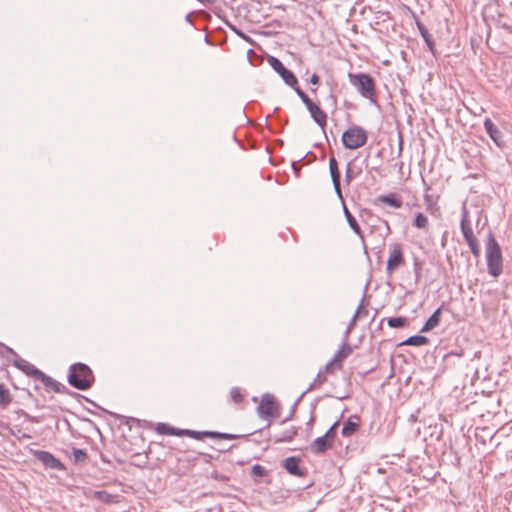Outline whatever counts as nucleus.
I'll return each instance as SVG.
<instances>
[{"instance_id": "1", "label": "nucleus", "mask_w": 512, "mask_h": 512, "mask_svg": "<svg viewBox=\"0 0 512 512\" xmlns=\"http://www.w3.org/2000/svg\"><path fill=\"white\" fill-rule=\"evenodd\" d=\"M349 81L357 92L371 104H376V86L374 78L364 72L349 73Z\"/></svg>"}, {"instance_id": "2", "label": "nucleus", "mask_w": 512, "mask_h": 512, "mask_svg": "<svg viewBox=\"0 0 512 512\" xmlns=\"http://www.w3.org/2000/svg\"><path fill=\"white\" fill-rule=\"evenodd\" d=\"M485 250L488 273L493 277H498L503 270V258L501 248L492 232L487 235Z\"/></svg>"}, {"instance_id": "3", "label": "nucleus", "mask_w": 512, "mask_h": 512, "mask_svg": "<svg viewBox=\"0 0 512 512\" xmlns=\"http://www.w3.org/2000/svg\"><path fill=\"white\" fill-rule=\"evenodd\" d=\"M68 382L78 390H87L94 383V375L86 364L75 363L70 366Z\"/></svg>"}, {"instance_id": "4", "label": "nucleus", "mask_w": 512, "mask_h": 512, "mask_svg": "<svg viewBox=\"0 0 512 512\" xmlns=\"http://www.w3.org/2000/svg\"><path fill=\"white\" fill-rule=\"evenodd\" d=\"M460 228H461L463 237H464L467 245L470 248L471 253L475 257H479L480 253H481L480 245H479L477 238L475 237V235L473 233L471 222L468 219V211L465 206H463V208H462Z\"/></svg>"}, {"instance_id": "5", "label": "nucleus", "mask_w": 512, "mask_h": 512, "mask_svg": "<svg viewBox=\"0 0 512 512\" xmlns=\"http://www.w3.org/2000/svg\"><path fill=\"white\" fill-rule=\"evenodd\" d=\"M267 60L271 68L282 78L286 85L295 86L297 84L298 79L295 74L286 68L280 59L269 56Z\"/></svg>"}, {"instance_id": "6", "label": "nucleus", "mask_w": 512, "mask_h": 512, "mask_svg": "<svg viewBox=\"0 0 512 512\" xmlns=\"http://www.w3.org/2000/svg\"><path fill=\"white\" fill-rule=\"evenodd\" d=\"M366 141V130H344L342 134V143L347 149L362 147Z\"/></svg>"}, {"instance_id": "7", "label": "nucleus", "mask_w": 512, "mask_h": 512, "mask_svg": "<svg viewBox=\"0 0 512 512\" xmlns=\"http://www.w3.org/2000/svg\"><path fill=\"white\" fill-rule=\"evenodd\" d=\"M405 263L402 246L399 243H395L390 246V254L387 260L386 272L388 275H392L397 269L403 266Z\"/></svg>"}, {"instance_id": "8", "label": "nucleus", "mask_w": 512, "mask_h": 512, "mask_svg": "<svg viewBox=\"0 0 512 512\" xmlns=\"http://www.w3.org/2000/svg\"><path fill=\"white\" fill-rule=\"evenodd\" d=\"M30 453L39 460L46 468L64 471L65 465L48 451L30 449Z\"/></svg>"}, {"instance_id": "9", "label": "nucleus", "mask_w": 512, "mask_h": 512, "mask_svg": "<svg viewBox=\"0 0 512 512\" xmlns=\"http://www.w3.org/2000/svg\"><path fill=\"white\" fill-rule=\"evenodd\" d=\"M278 409L275 398L271 394H264L261 398L260 404L257 408L258 414L261 418L266 419L278 415Z\"/></svg>"}, {"instance_id": "10", "label": "nucleus", "mask_w": 512, "mask_h": 512, "mask_svg": "<svg viewBox=\"0 0 512 512\" xmlns=\"http://www.w3.org/2000/svg\"><path fill=\"white\" fill-rule=\"evenodd\" d=\"M333 442H331L328 438H325L324 435L317 437L310 445V450L312 453L320 455L325 453L327 450L333 447Z\"/></svg>"}, {"instance_id": "11", "label": "nucleus", "mask_w": 512, "mask_h": 512, "mask_svg": "<svg viewBox=\"0 0 512 512\" xmlns=\"http://www.w3.org/2000/svg\"><path fill=\"white\" fill-rule=\"evenodd\" d=\"M14 366L17 367L22 372H24L26 375L33 377L35 379L38 377V375L41 372L30 362H28L27 360L20 358L18 356H17V359L14 360Z\"/></svg>"}, {"instance_id": "12", "label": "nucleus", "mask_w": 512, "mask_h": 512, "mask_svg": "<svg viewBox=\"0 0 512 512\" xmlns=\"http://www.w3.org/2000/svg\"><path fill=\"white\" fill-rule=\"evenodd\" d=\"M360 427V417L357 415H351L344 423L341 434L344 437H350Z\"/></svg>"}, {"instance_id": "13", "label": "nucleus", "mask_w": 512, "mask_h": 512, "mask_svg": "<svg viewBox=\"0 0 512 512\" xmlns=\"http://www.w3.org/2000/svg\"><path fill=\"white\" fill-rule=\"evenodd\" d=\"M299 458L295 456L288 457L283 460V467L286 469V471L294 476L302 477L304 476V471L300 469L299 467Z\"/></svg>"}, {"instance_id": "14", "label": "nucleus", "mask_w": 512, "mask_h": 512, "mask_svg": "<svg viewBox=\"0 0 512 512\" xmlns=\"http://www.w3.org/2000/svg\"><path fill=\"white\" fill-rule=\"evenodd\" d=\"M375 204H385L388 206H391L393 208H401L402 207V200L401 197L398 196L395 193H390L387 195H380L375 199Z\"/></svg>"}, {"instance_id": "15", "label": "nucleus", "mask_w": 512, "mask_h": 512, "mask_svg": "<svg viewBox=\"0 0 512 512\" xmlns=\"http://www.w3.org/2000/svg\"><path fill=\"white\" fill-rule=\"evenodd\" d=\"M353 352V348L345 341L333 356V362H337V367H342V361Z\"/></svg>"}, {"instance_id": "16", "label": "nucleus", "mask_w": 512, "mask_h": 512, "mask_svg": "<svg viewBox=\"0 0 512 512\" xmlns=\"http://www.w3.org/2000/svg\"><path fill=\"white\" fill-rule=\"evenodd\" d=\"M299 427L297 426H291L288 429L280 432L278 435L275 436L274 442L275 443H284V442H291L295 436L298 434Z\"/></svg>"}, {"instance_id": "17", "label": "nucleus", "mask_w": 512, "mask_h": 512, "mask_svg": "<svg viewBox=\"0 0 512 512\" xmlns=\"http://www.w3.org/2000/svg\"><path fill=\"white\" fill-rule=\"evenodd\" d=\"M416 25H417L419 33L422 36V38H423L425 44L427 45L428 49L432 52L433 55H435V43H434L431 35L429 34L427 28L419 20H416Z\"/></svg>"}, {"instance_id": "18", "label": "nucleus", "mask_w": 512, "mask_h": 512, "mask_svg": "<svg viewBox=\"0 0 512 512\" xmlns=\"http://www.w3.org/2000/svg\"><path fill=\"white\" fill-rule=\"evenodd\" d=\"M441 319V307L437 308L433 314L428 318L424 326L421 328L420 332H428L432 329L436 328Z\"/></svg>"}, {"instance_id": "19", "label": "nucleus", "mask_w": 512, "mask_h": 512, "mask_svg": "<svg viewBox=\"0 0 512 512\" xmlns=\"http://www.w3.org/2000/svg\"><path fill=\"white\" fill-rule=\"evenodd\" d=\"M343 212H344L345 218H346L350 228L353 230V232L356 235H358L361 239H363L364 237H363V233H362L361 227L358 224V222L355 219V217L348 210V208L346 207L345 203H343Z\"/></svg>"}, {"instance_id": "20", "label": "nucleus", "mask_w": 512, "mask_h": 512, "mask_svg": "<svg viewBox=\"0 0 512 512\" xmlns=\"http://www.w3.org/2000/svg\"><path fill=\"white\" fill-rule=\"evenodd\" d=\"M309 113L312 119L320 128H324L326 126L327 115L318 105Z\"/></svg>"}, {"instance_id": "21", "label": "nucleus", "mask_w": 512, "mask_h": 512, "mask_svg": "<svg viewBox=\"0 0 512 512\" xmlns=\"http://www.w3.org/2000/svg\"><path fill=\"white\" fill-rule=\"evenodd\" d=\"M494 143L501 149L506 147V140L502 130H485Z\"/></svg>"}, {"instance_id": "22", "label": "nucleus", "mask_w": 512, "mask_h": 512, "mask_svg": "<svg viewBox=\"0 0 512 512\" xmlns=\"http://www.w3.org/2000/svg\"><path fill=\"white\" fill-rule=\"evenodd\" d=\"M11 402L12 395L9 389L3 383H0V407L5 409L11 404Z\"/></svg>"}, {"instance_id": "23", "label": "nucleus", "mask_w": 512, "mask_h": 512, "mask_svg": "<svg viewBox=\"0 0 512 512\" xmlns=\"http://www.w3.org/2000/svg\"><path fill=\"white\" fill-rule=\"evenodd\" d=\"M183 430L184 429H177V428L171 427V426H169L167 424H164V423L158 424V426L156 428V431L159 434L173 435V436H183V433H182Z\"/></svg>"}, {"instance_id": "24", "label": "nucleus", "mask_w": 512, "mask_h": 512, "mask_svg": "<svg viewBox=\"0 0 512 512\" xmlns=\"http://www.w3.org/2000/svg\"><path fill=\"white\" fill-rule=\"evenodd\" d=\"M36 379L40 380L47 388L52 389L55 392L60 391V383H58L51 377L47 376L46 374H44L42 371L40 372V374L38 375V377Z\"/></svg>"}, {"instance_id": "25", "label": "nucleus", "mask_w": 512, "mask_h": 512, "mask_svg": "<svg viewBox=\"0 0 512 512\" xmlns=\"http://www.w3.org/2000/svg\"><path fill=\"white\" fill-rule=\"evenodd\" d=\"M429 343V339L422 335H414L407 338L405 341L401 343V345H410V346H423Z\"/></svg>"}, {"instance_id": "26", "label": "nucleus", "mask_w": 512, "mask_h": 512, "mask_svg": "<svg viewBox=\"0 0 512 512\" xmlns=\"http://www.w3.org/2000/svg\"><path fill=\"white\" fill-rule=\"evenodd\" d=\"M329 170H330L332 183L336 182L338 184V182H340V171H339L338 163H337V160L335 159V157H331L329 159Z\"/></svg>"}, {"instance_id": "27", "label": "nucleus", "mask_w": 512, "mask_h": 512, "mask_svg": "<svg viewBox=\"0 0 512 512\" xmlns=\"http://www.w3.org/2000/svg\"><path fill=\"white\" fill-rule=\"evenodd\" d=\"M183 435L189 436L196 440H202L204 437L212 438L213 431H195V430H183Z\"/></svg>"}, {"instance_id": "28", "label": "nucleus", "mask_w": 512, "mask_h": 512, "mask_svg": "<svg viewBox=\"0 0 512 512\" xmlns=\"http://www.w3.org/2000/svg\"><path fill=\"white\" fill-rule=\"evenodd\" d=\"M72 455L74 463L85 462L88 457L86 450L80 448H73Z\"/></svg>"}, {"instance_id": "29", "label": "nucleus", "mask_w": 512, "mask_h": 512, "mask_svg": "<svg viewBox=\"0 0 512 512\" xmlns=\"http://www.w3.org/2000/svg\"><path fill=\"white\" fill-rule=\"evenodd\" d=\"M406 322H407V319L402 316L391 317V318H388V320H387V324L391 328H401V327L405 326Z\"/></svg>"}, {"instance_id": "30", "label": "nucleus", "mask_w": 512, "mask_h": 512, "mask_svg": "<svg viewBox=\"0 0 512 512\" xmlns=\"http://www.w3.org/2000/svg\"><path fill=\"white\" fill-rule=\"evenodd\" d=\"M427 225H428L427 217L423 213H417L414 218V221H413V226L420 228V229H425L427 227Z\"/></svg>"}, {"instance_id": "31", "label": "nucleus", "mask_w": 512, "mask_h": 512, "mask_svg": "<svg viewBox=\"0 0 512 512\" xmlns=\"http://www.w3.org/2000/svg\"><path fill=\"white\" fill-rule=\"evenodd\" d=\"M326 377L322 374V371H320L317 376L315 377L313 383L309 386V388L307 389V391H310L314 388H319L320 386H322L325 382H326Z\"/></svg>"}, {"instance_id": "32", "label": "nucleus", "mask_w": 512, "mask_h": 512, "mask_svg": "<svg viewBox=\"0 0 512 512\" xmlns=\"http://www.w3.org/2000/svg\"><path fill=\"white\" fill-rule=\"evenodd\" d=\"M241 437H242L241 435L222 433V432H216V431H213V434H212L213 439L233 440V439H238Z\"/></svg>"}, {"instance_id": "33", "label": "nucleus", "mask_w": 512, "mask_h": 512, "mask_svg": "<svg viewBox=\"0 0 512 512\" xmlns=\"http://www.w3.org/2000/svg\"><path fill=\"white\" fill-rule=\"evenodd\" d=\"M230 397H231V400L234 402V403H240L242 402L243 400V395L241 394L239 388L237 387H233L230 391Z\"/></svg>"}, {"instance_id": "34", "label": "nucleus", "mask_w": 512, "mask_h": 512, "mask_svg": "<svg viewBox=\"0 0 512 512\" xmlns=\"http://www.w3.org/2000/svg\"><path fill=\"white\" fill-rule=\"evenodd\" d=\"M252 474L257 477H263L266 475V469L259 464H255L252 467Z\"/></svg>"}, {"instance_id": "35", "label": "nucleus", "mask_w": 512, "mask_h": 512, "mask_svg": "<svg viewBox=\"0 0 512 512\" xmlns=\"http://www.w3.org/2000/svg\"><path fill=\"white\" fill-rule=\"evenodd\" d=\"M356 173L353 171L351 167V163L347 164L346 172H345V179L346 182L349 183L353 178L356 177Z\"/></svg>"}, {"instance_id": "36", "label": "nucleus", "mask_w": 512, "mask_h": 512, "mask_svg": "<svg viewBox=\"0 0 512 512\" xmlns=\"http://www.w3.org/2000/svg\"><path fill=\"white\" fill-rule=\"evenodd\" d=\"M337 367V362H333V359H331L324 367V371L327 373H333L334 369Z\"/></svg>"}, {"instance_id": "37", "label": "nucleus", "mask_w": 512, "mask_h": 512, "mask_svg": "<svg viewBox=\"0 0 512 512\" xmlns=\"http://www.w3.org/2000/svg\"><path fill=\"white\" fill-rule=\"evenodd\" d=\"M290 87L295 91L300 99H303L304 96H306V93L298 86V83L295 86Z\"/></svg>"}, {"instance_id": "38", "label": "nucleus", "mask_w": 512, "mask_h": 512, "mask_svg": "<svg viewBox=\"0 0 512 512\" xmlns=\"http://www.w3.org/2000/svg\"><path fill=\"white\" fill-rule=\"evenodd\" d=\"M333 187H334V190H335L337 196L340 198V200L342 201V204H343L344 200H343V197H342V191H341L340 182H338V184L336 182H334L333 183Z\"/></svg>"}, {"instance_id": "39", "label": "nucleus", "mask_w": 512, "mask_h": 512, "mask_svg": "<svg viewBox=\"0 0 512 512\" xmlns=\"http://www.w3.org/2000/svg\"><path fill=\"white\" fill-rule=\"evenodd\" d=\"M426 206L427 211H429L432 215H435L439 211L438 207L436 206V203H429L426 204Z\"/></svg>"}, {"instance_id": "40", "label": "nucleus", "mask_w": 512, "mask_h": 512, "mask_svg": "<svg viewBox=\"0 0 512 512\" xmlns=\"http://www.w3.org/2000/svg\"><path fill=\"white\" fill-rule=\"evenodd\" d=\"M325 438H328L331 442L334 443V440H335V437H336V432L334 430H332L331 428H329L326 433L324 434Z\"/></svg>"}, {"instance_id": "41", "label": "nucleus", "mask_w": 512, "mask_h": 512, "mask_svg": "<svg viewBox=\"0 0 512 512\" xmlns=\"http://www.w3.org/2000/svg\"><path fill=\"white\" fill-rule=\"evenodd\" d=\"M96 495L99 499L103 501H107V499L110 497V495L105 491H98L96 492Z\"/></svg>"}, {"instance_id": "42", "label": "nucleus", "mask_w": 512, "mask_h": 512, "mask_svg": "<svg viewBox=\"0 0 512 512\" xmlns=\"http://www.w3.org/2000/svg\"><path fill=\"white\" fill-rule=\"evenodd\" d=\"M309 82H310L312 85H318V84H319V82H320V77H319L316 73H314V74H312V76H311V78H310Z\"/></svg>"}, {"instance_id": "43", "label": "nucleus", "mask_w": 512, "mask_h": 512, "mask_svg": "<svg viewBox=\"0 0 512 512\" xmlns=\"http://www.w3.org/2000/svg\"><path fill=\"white\" fill-rule=\"evenodd\" d=\"M484 128H495V126H494V124H493L491 119L486 118L484 120Z\"/></svg>"}, {"instance_id": "44", "label": "nucleus", "mask_w": 512, "mask_h": 512, "mask_svg": "<svg viewBox=\"0 0 512 512\" xmlns=\"http://www.w3.org/2000/svg\"><path fill=\"white\" fill-rule=\"evenodd\" d=\"M0 347L3 349V351H7V352H9V353L14 354V355H16V356H17V354L15 353V351H14L12 348H10V347L6 346L5 344L0 343Z\"/></svg>"}, {"instance_id": "45", "label": "nucleus", "mask_w": 512, "mask_h": 512, "mask_svg": "<svg viewBox=\"0 0 512 512\" xmlns=\"http://www.w3.org/2000/svg\"><path fill=\"white\" fill-rule=\"evenodd\" d=\"M424 200H425L426 204L435 203L433 197L431 195H429L427 192L424 195Z\"/></svg>"}, {"instance_id": "46", "label": "nucleus", "mask_w": 512, "mask_h": 512, "mask_svg": "<svg viewBox=\"0 0 512 512\" xmlns=\"http://www.w3.org/2000/svg\"><path fill=\"white\" fill-rule=\"evenodd\" d=\"M305 106H306L307 110H308L309 112H311V111H312V109H314V108L317 106V104H316V103H314L312 100H310V102H308L307 104H305Z\"/></svg>"}, {"instance_id": "47", "label": "nucleus", "mask_w": 512, "mask_h": 512, "mask_svg": "<svg viewBox=\"0 0 512 512\" xmlns=\"http://www.w3.org/2000/svg\"><path fill=\"white\" fill-rule=\"evenodd\" d=\"M361 308H362V304H360V305L358 306V308H357V310H356V312H355V314H354V316H353V318H352V322H351V324H352V323L356 320V318H357V317L362 313V312H361Z\"/></svg>"}, {"instance_id": "48", "label": "nucleus", "mask_w": 512, "mask_h": 512, "mask_svg": "<svg viewBox=\"0 0 512 512\" xmlns=\"http://www.w3.org/2000/svg\"><path fill=\"white\" fill-rule=\"evenodd\" d=\"M292 169L295 172V174L298 176L300 168L298 167V162L297 161L292 162Z\"/></svg>"}, {"instance_id": "49", "label": "nucleus", "mask_w": 512, "mask_h": 512, "mask_svg": "<svg viewBox=\"0 0 512 512\" xmlns=\"http://www.w3.org/2000/svg\"><path fill=\"white\" fill-rule=\"evenodd\" d=\"M27 419L33 423H39L40 422V419L39 417H36V416H29V415H26Z\"/></svg>"}, {"instance_id": "50", "label": "nucleus", "mask_w": 512, "mask_h": 512, "mask_svg": "<svg viewBox=\"0 0 512 512\" xmlns=\"http://www.w3.org/2000/svg\"><path fill=\"white\" fill-rule=\"evenodd\" d=\"M398 138H399V151H401L402 150V143H403V137H402L401 130H398Z\"/></svg>"}, {"instance_id": "51", "label": "nucleus", "mask_w": 512, "mask_h": 512, "mask_svg": "<svg viewBox=\"0 0 512 512\" xmlns=\"http://www.w3.org/2000/svg\"><path fill=\"white\" fill-rule=\"evenodd\" d=\"M301 100H302V102H303L304 104H307L308 102H310V100H311V99L306 95V96H304V98H303V99H301Z\"/></svg>"}, {"instance_id": "52", "label": "nucleus", "mask_w": 512, "mask_h": 512, "mask_svg": "<svg viewBox=\"0 0 512 512\" xmlns=\"http://www.w3.org/2000/svg\"><path fill=\"white\" fill-rule=\"evenodd\" d=\"M338 426V421H335L332 425H331V429L334 430L336 432V428Z\"/></svg>"}, {"instance_id": "53", "label": "nucleus", "mask_w": 512, "mask_h": 512, "mask_svg": "<svg viewBox=\"0 0 512 512\" xmlns=\"http://www.w3.org/2000/svg\"><path fill=\"white\" fill-rule=\"evenodd\" d=\"M186 21L189 22V23H192V15L191 14H188L186 16Z\"/></svg>"}, {"instance_id": "54", "label": "nucleus", "mask_w": 512, "mask_h": 512, "mask_svg": "<svg viewBox=\"0 0 512 512\" xmlns=\"http://www.w3.org/2000/svg\"><path fill=\"white\" fill-rule=\"evenodd\" d=\"M329 99H330L333 103H335V102H336V99H335V97H334L332 94L329 96Z\"/></svg>"}, {"instance_id": "55", "label": "nucleus", "mask_w": 512, "mask_h": 512, "mask_svg": "<svg viewBox=\"0 0 512 512\" xmlns=\"http://www.w3.org/2000/svg\"><path fill=\"white\" fill-rule=\"evenodd\" d=\"M236 33L242 37H244V34L241 31H236Z\"/></svg>"}, {"instance_id": "56", "label": "nucleus", "mask_w": 512, "mask_h": 512, "mask_svg": "<svg viewBox=\"0 0 512 512\" xmlns=\"http://www.w3.org/2000/svg\"><path fill=\"white\" fill-rule=\"evenodd\" d=\"M205 41H206L207 43H210L208 36H205Z\"/></svg>"}, {"instance_id": "57", "label": "nucleus", "mask_w": 512, "mask_h": 512, "mask_svg": "<svg viewBox=\"0 0 512 512\" xmlns=\"http://www.w3.org/2000/svg\"><path fill=\"white\" fill-rule=\"evenodd\" d=\"M322 132H323L324 134H326V130H325V129H322ZM325 136L327 137V135H325Z\"/></svg>"}]
</instances>
